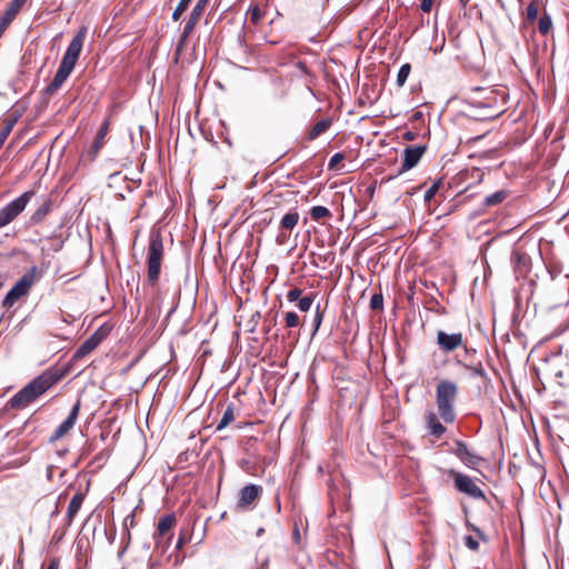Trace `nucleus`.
I'll use <instances>...</instances> for the list:
<instances>
[{
	"instance_id": "nucleus-1",
	"label": "nucleus",
	"mask_w": 569,
	"mask_h": 569,
	"mask_svg": "<svg viewBox=\"0 0 569 569\" xmlns=\"http://www.w3.org/2000/svg\"><path fill=\"white\" fill-rule=\"evenodd\" d=\"M62 378L63 372L59 369L51 368L44 370L12 396L6 407L11 410H23L28 408L54 387Z\"/></svg>"
},
{
	"instance_id": "nucleus-2",
	"label": "nucleus",
	"mask_w": 569,
	"mask_h": 569,
	"mask_svg": "<svg viewBox=\"0 0 569 569\" xmlns=\"http://www.w3.org/2000/svg\"><path fill=\"white\" fill-rule=\"evenodd\" d=\"M87 31L88 29L86 26L79 28L76 36L69 43L52 81L46 88L48 93H54L64 83V81L74 69V66L83 48Z\"/></svg>"
},
{
	"instance_id": "nucleus-3",
	"label": "nucleus",
	"mask_w": 569,
	"mask_h": 569,
	"mask_svg": "<svg viewBox=\"0 0 569 569\" xmlns=\"http://www.w3.org/2000/svg\"><path fill=\"white\" fill-rule=\"evenodd\" d=\"M458 396V386L451 380H441L436 389V403L440 418L446 423L456 419L455 403Z\"/></svg>"
},
{
	"instance_id": "nucleus-4",
	"label": "nucleus",
	"mask_w": 569,
	"mask_h": 569,
	"mask_svg": "<svg viewBox=\"0 0 569 569\" xmlns=\"http://www.w3.org/2000/svg\"><path fill=\"white\" fill-rule=\"evenodd\" d=\"M163 251L161 233L159 231H152L149 237L147 252V278L152 287H154L159 281Z\"/></svg>"
},
{
	"instance_id": "nucleus-5",
	"label": "nucleus",
	"mask_w": 569,
	"mask_h": 569,
	"mask_svg": "<svg viewBox=\"0 0 569 569\" xmlns=\"http://www.w3.org/2000/svg\"><path fill=\"white\" fill-rule=\"evenodd\" d=\"M34 190H28L20 194L18 198L7 203L0 210V229L16 220L24 211L26 207L34 197Z\"/></svg>"
},
{
	"instance_id": "nucleus-6",
	"label": "nucleus",
	"mask_w": 569,
	"mask_h": 569,
	"mask_svg": "<svg viewBox=\"0 0 569 569\" xmlns=\"http://www.w3.org/2000/svg\"><path fill=\"white\" fill-rule=\"evenodd\" d=\"M436 343L438 348L447 355L455 352L459 348H463L466 357H468L471 351L476 352L473 349L467 347V339L463 337L462 332L449 333L443 330H438Z\"/></svg>"
},
{
	"instance_id": "nucleus-7",
	"label": "nucleus",
	"mask_w": 569,
	"mask_h": 569,
	"mask_svg": "<svg viewBox=\"0 0 569 569\" xmlns=\"http://www.w3.org/2000/svg\"><path fill=\"white\" fill-rule=\"evenodd\" d=\"M34 272L36 268H32L14 283L2 300L3 308L10 309L20 298L29 292L34 281Z\"/></svg>"
},
{
	"instance_id": "nucleus-8",
	"label": "nucleus",
	"mask_w": 569,
	"mask_h": 569,
	"mask_svg": "<svg viewBox=\"0 0 569 569\" xmlns=\"http://www.w3.org/2000/svg\"><path fill=\"white\" fill-rule=\"evenodd\" d=\"M262 495V487L258 485H247L239 491V498L237 502L238 510H252L256 507L257 501Z\"/></svg>"
},
{
	"instance_id": "nucleus-9",
	"label": "nucleus",
	"mask_w": 569,
	"mask_h": 569,
	"mask_svg": "<svg viewBox=\"0 0 569 569\" xmlns=\"http://www.w3.org/2000/svg\"><path fill=\"white\" fill-rule=\"evenodd\" d=\"M455 480V487L458 491L470 496L473 499H485V492L475 483V481L461 472L451 471Z\"/></svg>"
},
{
	"instance_id": "nucleus-10",
	"label": "nucleus",
	"mask_w": 569,
	"mask_h": 569,
	"mask_svg": "<svg viewBox=\"0 0 569 569\" xmlns=\"http://www.w3.org/2000/svg\"><path fill=\"white\" fill-rule=\"evenodd\" d=\"M109 328L102 326L97 329L82 345L76 350L73 358L81 359L92 352L106 337L109 335Z\"/></svg>"
},
{
	"instance_id": "nucleus-11",
	"label": "nucleus",
	"mask_w": 569,
	"mask_h": 569,
	"mask_svg": "<svg viewBox=\"0 0 569 569\" xmlns=\"http://www.w3.org/2000/svg\"><path fill=\"white\" fill-rule=\"evenodd\" d=\"M81 407L80 399L77 400V402L71 408L67 419L62 421L52 432V435L49 438V442L53 443L64 437L76 425L79 411Z\"/></svg>"
},
{
	"instance_id": "nucleus-12",
	"label": "nucleus",
	"mask_w": 569,
	"mask_h": 569,
	"mask_svg": "<svg viewBox=\"0 0 569 569\" xmlns=\"http://www.w3.org/2000/svg\"><path fill=\"white\" fill-rule=\"evenodd\" d=\"M209 1L210 0H198L197 1L196 6L193 7V9L189 16L187 23L183 27V31H182L181 38H180V43H183L187 40V38L192 33L194 27L198 24L201 16L204 11V8L207 7Z\"/></svg>"
},
{
	"instance_id": "nucleus-13",
	"label": "nucleus",
	"mask_w": 569,
	"mask_h": 569,
	"mask_svg": "<svg viewBox=\"0 0 569 569\" xmlns=\"http://www.w3.org/2000/svg\"><path fill=\"white\" fill-rule=\"evenodd\" d=\"M426 151V146H409L402 152L400 172L408 171L416 167Z\"/></svg>"
},
{
	"instance_id": "nucleus-14",
	"label": "nucleus",
	"mask_w": 569,
	"mask_h": 569,
	"mask_svg": "<svg viewBox=\"0 0 569 569\" xmlns=\"http://www.w3.org/2000/svg\"><path fill=\"white\" fill-rule=\"evenodd\" d=\"M455 453L469 468H476L483 462V459L471 451L468 445L461 440L456 441Z\"/></svg>"
},
{
	"instance_id": "nucleus-15",
	"label": "nucleus",
	"mask_w": 569,
	"mask_h": 569,
	"mask_svg": "<svg viewBox=\"0 0 569 569\" xmlns=\"http://www.w3.org/2000/svg\"><path fill=\"white\" fill-rule=\"evenodd\" d=\"M21 116H22V110L13 109L3 119L2 126L0 128V149L2 148L3 143L8 139L9 134L11 133L13 127L19 121Z\"/></svg>"
},
{
	"instance_id": "nucleus-16",
	"label": "nucleus",
	"mask_w": 569,
	"mask_h": 569,
	"mask_svg": "<svg viewBox=\"0 0 569 569\" xmlns=\"http://www.w3.org/2000/svg\"><path fill=\"white\" fill-rule=\"evenodd\" d=\"M109 127H110V121H109V119H106L102 122L99 131L97 132V134L94 137V140L92 142V146H91V148H90V150L88 152V156L90 157L91 161H93L96 159V157L98 156L99 151L103 147L104 138H106V136L109 132Z\"/></svg>"
},
{
	"instance_id": "nucleus-17",
	"label": "nucleus",
	"mask_w": 569,
	"mask_h": 569,
	"mask_svg": "<svg viewBox=\"0 0 569 569\" xmlns=\"http://www.w3.org/2000/svg\"><path fill=\"white\" fill-rule=\"evenodd\" d=\"M53 200L51 198H47L43 202L33 211V213L29 218L30 226H37L41 223L46 217L52 211Z\"/></svg>"
},
{
	"instance_id": "nucleus-18",
	"label": "nucleus",
	"mask_w": 569,
	"mask_h": 569,
	"mask_svg": "<svg viewBox=\"0 0 569 569\" xmlns=\"http://www.w3.org/2000/svg\"><path fill=\"white\" fill-rule=\"evenodd\" d=\"M425 421L429 433L436 438H440L447 430L432 410L425 413Z\"/></svg>"
},
{
	"instance_id": "nucleus-19",
	"label": "nucleus",
	"mask_w": 569,
	"mask_h": 569,
	"mask_svg": "<svg viewBox=\"0 0 569 569\" xmlns=\"http://www.w3.org/2000/svg\"><path fill=\"white\" fill-rule=\"evenodd\" d=\"M177 522V518L173 513L166 515L159 519V523L157 527V530L154 532V539L157 541L160 540V538L166 537L171 529L174 527Z\"/></svg>"
},
{
	"instance_id": "nucleus-20",
	"label": "nucleus",
	"mask_w": 569,
	"mask_h": 569,
	"mask_svg": "<svg viewBox=\"0 0 569 569\" xmlns=\"http://www.w3.org/2000/svg\"><path fill=\"white\" fill-rule=\"evenodd\" d=\"M299 221V213L296 210H291L287 212L281 221H280V229H281V236L287 238L289 234H286L284 231H291Z\"/></svg>"
},
{
	"instance_id": "nucleus-21",
	"label": "nucleus",
	"mask_w": 569,
	"mask_h": 569,
	"mask_svg": "<svg viewBox=\"0 0 569 569\" xmlns=\"http://www.w3.org/2000/svg\"><path fill=\"white\" fill-rule=\"evenodd\" d=\"M84 500V493L77 492L71 498L68 509H67V520L69 523L72 522L73 518L77 516Z\"/></svg>"
},
{
	"instance_id": "nucleus-22",
	"label": "nucleus",
	"mask_w": 569,
	"mask_h": 569,
	"mask_svg": "<svg viewBox=\"0 0 569 569\" xmlns=\"http://www.w3.org/2000/svg\"><path fill=\"white\" fill-rule=\"evenodd\" d=\"M332 124V120L330 118L321 119L316 122L312 128L308 131L307 139L315 140L322 133H325Z\"/></svg>"
},
{
	"instance_id": "nucleus-23",
	"label": "nucleus",
	"mask_w": 569,
	"mask_h": 569,
	"mask_svg": "<svg viewBox=\"0 0 569 569\" xmlns=\"http://www.w3.org/2000/svg\"><path fill=\"white\" fill-rule=\"evenodd\" d=\"M26 2V0H11L1 17L12 22Z\"/></svg>"
},
{
	"instance_id": "nucleus-24",
	"label": "nucleus",
	"mask_w": 569,
	"mask_h": 569,
	"mask_svg": "<svg viewBox=\"0 0 569 569\" xmlns=\"http://www.w3.org/2000/svg\"><path fill=\"white\" fill-rule=\"evenodd\" d=\"M455 361H456V365L461 366L465 369H467L468 371H470L472 376H477L480 378L487 377L486 370H485L483 366L481 365V362H479L477 365L467 363L465 361V359L460 358L459 356L456 357Z\"/></svg>"
},
{
	"instance_id": "nucleus-25",
	"label": "nucleus",
	"mask_w": 569,
	"mask_h": 569,
	"mask_svg": "<svg viewBox=\"0 0 569 569\" xmlns=\"http://www.w3.org/2000/svg\"><path fill=\"white\" fill-rule=\"evenodd\" d=\"M508 196V192L506 190H498L493 192L492 194L488 196L483 200L485 207H495L500 203H502Z\"/></svg>"
},
{
	"instance_id": "nucleus-26",
	"label": "nucleus",
	"mask_w": 569,
	"mask_h": 569,
	"mask_svg": "<svg viewBox=\"0 0 569 569\" xmlns=\"http://www.w3.org/2000/svg\"><path fill=\"white\" fill-rule=\"evenodd\" d=\"M234 420V405L233 403H229L219 421V423L217 425V430L220 431L222 429H224L227 426H229L232 421Z\"/></svg>"
},
{
	"instance_id": "nucleus-27",
	"label": "nucleus",
	"mask_w": 569,
	"mask_h": 569,
	"mask_svg": "<svg viewBox=\"0 0 569 569\" xmlns=\"http://www.w3.org/2000/svg\"><path fill=\"white\" fill-rule=\"evenodd\" d=\"M552 19L548 12H543L538 22V30L542 36H547L552 30Z\"/></svg>"
},
{
	"instance_id": "nucleus-28",
	"label": "nucleus",
	"mask_w": 569,
	"mask_h": 569,
	"mask_svg": "<svg viewBox=\"0 0 569 569\" xmlns=\"http://www.w3.org/2000/svg\"><path fill=\"white\" fill-rule=\"evenodd\" d=\"M310 216L313 220H320L330 217L331 212L328 208L323 206H315L310 210Z\"/></svg>"
},
{
	"instance_id": "nucleus-29",
	"label": "nucleus",
	"mask_w": 569,
	"mask_h": 569,
	"mask_svg": "<svg viewBox=\"0 0 569 569\" xmlns=\"http://www.w3.org/2000/svg\"><path fill=\"white\" fill-rule=\"evenodd\" d=\"M248 14L250 22L257 26L262 20L264 12L256 4L249 8Z\"/></svg>"
},
{
	"instance_id": "nucleus-30",
	"label": "nucleus",
	"mask_w": 569,
	"mask_h": 569,
	"mask_svg": "<svg viewBox=\"0 0 569 569\" xmlns=\"http://www.w3.org/2000/svg\"><path fill=\"white\" fill-rule=\"evenodd\" d=\"M411 71V66L409 63H405L400 67L398 74H397V84L398 87H402Z\"/></svg>"
},
{
	"instance_id": "nucleus-31",
	"label": "nucleus",
	"mask_w": 569,
	"mask_h": 569,
	"mask_svg": "<svg viewBox=\"0 0 569 569\" xmlns=\"http://www.w3.org/2000/svg\"><path fill=\"white\" fill-rule=\"evenodd\" d=\"M538 3L536 1H531L526 9V19L528 22H533L538 17Z\"/></svg>"
},
{
	"instance_id": "nucleus-32",
	"label": "nucleus",
	"mask_w": 569,
	"mask_h": 569,
	"mask_svg": "<svg viewBox=\"0 0 569 569\" xmlns=\"http://www.w3.org/2000/svg\"><path fill=\"white\" fill-rule=\"evenodd\" d=\"M191 0H180L178 6L176 7L173 13H172V19L173 21H178L182 13L187 10V8L189 7Z\"/></svg>"
},
{
	"instance_id": "nucleus-33",
	"label": "nucleus",
	"mask_w": 569,
	"mask_h": 569,
	"mask_svg": "<svg viewBox=\"0 0 569 569\" xmlns=\"http://www.w3.org/2000/svg\"><path fill=\"white\" fill-rule=\"evenodd\" d=\"M284 322L287 328H296L300 325V319L296 312L289 311L284 315Z\"/></svg>"
},
{
	"instance_id": "nucleus-34",
	"label": "nucleus",
	"mask_w": 569,
	"mask_h": 569,
	"mask_svg": "<svg viewBox=\"0 0 569 569\" xmlns=\"http://www.w3.org/2000/svg\"><path fill=\"white\" fill-rule=\"evenodd\" d=\"M312 302H313V299L311 296L301 297L298 300V308L300 311L307 312L310 310Z\"/></svg>"
},
{
	"instance_id": "nucleus-35",
	"label": "nucleus",
	"mask_w": 569,
	"mask_h": 569,
	"mask_svg": "<svg viewBox=\"0 0 569 569\" xmlns=\"http://www.w3.org/2000/svg\"><path fill=\"white\" fill-rule=\"evenodd\" d=\"M441 183L440 179L432 183V186L425 192V201H430L435 197Z\"/></svg>"
},
{
	"instance_id": "nucleus-36",
	"label": "nucleus",
	"mask_w": 569,
	"mask_h": 569,
	"mask_svg": "<svg viewBox=\"0 0 569 569\" xmlns=\"http://www.w3.org/2000/svg\"><path fill=\"white\" fill-rule=\"evenodd\" d=\"M370 307L373 310L382 309L383 307V297L381 293H375L370 299Z\"/></svg>"
},
{
	"instance_id": "nucleus-37",
	"label": "nucleus",
	"mask_w": 569,
	"mask_h": 569,
	"mask_svg": "<svg viewBox=\"0 0 569 569\" xmlns=\"http://www.w3.org/2000/svg\"><path fill=\"white\" fill-rule=\"evenodd\" d=\"M345 159V154L342 152H337L335 153L330 160H329V163H328V168L330 170H333L337 168V166Z\"/></svg>"
},
{
	"instance_id": "nucleus-38",
	"label": "nucleus",
	"mask_w": 569,
	"mask_h": 569,
	"mask_svg": "<svg viewBox=\"0 0 569 569\" xmlns=\"http://www.w3.org/2000/svg\"><path fill=\"white\" fill-rule=\"evenodd\" d=\"M302 290L295 287L290 289L287 293V299L289 302H295L301 298Z\"/></svg>"
},
{
	"instance_id": "nucleus-39",
	"label": "nucleus",
	"mask_w": 569,
	"mask_h": 569,
	"mask_svg": "<svg viewBox=\"0 0 569 569\" xmlns=\"http://www.w3.org/2000/svg\"><path fill=\"white\" fill-rule=\"evenodd\" d=\"M465 545L470 549V550H478L479 548V542L472 537V536H467L465 538Z\"/></svg>"
},
{
	"instance_id": "nucleus-40",
	"label": "nucleus",
	"mask_w": 569,
	"mask_h": 569,
	"mask_svg": "<svg viewBox=\"0 0 569 569\" xmlns=\"http://www.w3.org/2000/svg\"><path fill=\"white\" fill-rule=\"evenodd\" d=\"M322 316L323 313L320 311V308L319 306L317 307V310H316V316H315V319H313V327H315V331H313V335L318 331V329L320 328V325H321V321H322Z\"/></svg>"
},
{
	"instance_id": "nucleus-41",
	"label": "nucleus",
	"mask_w": 569,
	"mask_h": 569,
	"mask_svg": "<svg viewBox=\"0 0 569 569\" xmlns=\"http://www.w3.org/2000/svg\"><path fill=\"white\" fill-rule=\"evenodd\" d=\"M523 258L522 254L519 253V250H513L510 256V261L516 267L519 266L520 260Z\"/></svg>"
},
{
	"instance_id": "nucleus-42",
	"label": "nucleus",
	"mask_w": 569,
	"mask_h": 569,
	"mask_svg": "<svg viewBox=\"0 0 569 569\" xmlns=\"http://www.w3.org/2000/svg\"><path fill=\"white\" fill-rule=\"evenodd\" d=\"M433 4V0H421L420 8L423 12H430Z\"/></svg>"
},
{
	"instance_id": "nucleus-43",
	"label": "nucleus",
	"mask_w": 569,
	"mask_h": 569,
	"mask_svg": "<svg viewBox=\"0 0 569 569\" xmlns=\"http://www.w3.org/2000/svg\"><path fill=\"white\" fill-rule=\"evenodd\" d=\"M11 22L3 17L0 16V37L6 31V29L9 27Z\"/></svg>"
},
{
	"instance_id": "nucleus-44",
	"label": "nucleus",
	"mask_w": 569,
	"mask_h": 569,
	"mask_svg": "<svg viewBox=\"0 0 569 569\" xmlns=\"http://www.w3.org/2000/svg\"><path fill=\"white\" fill-rule=\"evenodd\" d=\"M502 112H503V109H502V108H498V109L493 110L492 112H490L487 117H488V118H490V119H496V118H498Z\"/></svg>"
},
{
	"instance_id": "nucleus-45",
	"label": "nucleus",
	"mask_w": 569,
	"mask_h": 569,
	"mask_svg": "<svg viewBox=\"0 0 569 569\" xmlns=\"http://www.w3.org/2000/svg\"><path fill=\"white\" fill-rule=\"evenodd\" d=\"M59 560L58 559H51L47 569H59Z\"/></svg>"
},
{
	"instance_id": "nucleus-46",
	"label": "nucleus",
	"mask_w": 569,
	"mask_h": 569,
	"mask_svg": "<svg viewBox=\"0 0 569 569\" xmlns=\"http://www.w3.org/2000/svg\"><path fill=\"white\" fill-rule=\"evenodd\" d=\"M405 139L406 140H413L415 139V133L411 132V131H408L405 133Z\"/></svg>"
},
{
	"instance_id": "nucleus-47",
	"label": "nucleus",
	"mask_w": 569,
	"mask_h": 569,
	"mask_svg": "<svg viewBox=\"0 0 569 569\" xmlns=\"http://www.w3.org/2000/svg\"><path fill=\"white\" fill-rule=\"evenodd\" d=\"M183 543H184L183 537H180L176 545L177 549H180L183 546Z\"/></svg>"
},
{
	"instance_id": "nucleus-48",
	"label": "nucleus",
	"mask_w": 569,
	"mask_h": 569,
	"mask_svg": "<svg viewBox=\"0 0 569 569\" xmlns=\"http://www.w3.org/2000/svg\"><path fill=\"white\" fill-rule=\"evenodd\" d=\"M264 533V529L263 528H259L258 531H257V536L260 537Z\"/></svg>"
},
{
	"instance_id": "nucleus-49",
	"label": "nucleus",
	"mask_w": 569,
	"mask_h": 569,
	"mask_svg": "<svg viewBox=\"0 0 569 569\" xmlns=\"http://www.w3.org/2000/svg\"><path fill=\"white\" fill-rule=\"evenodd\" d=\"M298 66L300 69L306 70V64L303 62H299Z\"/></svg>"
},
{
	"instance_id": "nucleus-50",
	"label": "nucleus",
	"mask_w": 569,
	"mask_h": 569,
	"mask_svg": "<svg viewBox=\"0 0 569 569\" xmlns=\"http://www.w3.org/2000/svg\"><path fill=\"white\" fill-rule=\"evenodd\" d=\"M4 283L0 280V290L3 288Z\"/></svg>"
},
{
	"instance_id": "nucleus-51",
	"label": "nucleus",
	"mask_w": 569,
	"mask_h": 569,
	"mask_svg": "<svg viewBox=\"0 0 569 569\" xmlns=\"http://www.w3.org/2000/svg\"><path fill=\"white\" fill-rule=\"evenodd\" d=\"M244 466H247V462L242 461L241 467H244Z\"/></svg>"
},
{
	"instance_id": "nucleus-52",
	"label": "nucleus",
	"mask_w": 569,
	"mask_h": 569,
	"mask_svg": "<svg viewBox=\"0 0 569 569\" xmlns=\"http://www.w3.org/2000/svg\"><path fill=\"white\" fill-rule=\"evenodd\" d=\"M244 466H247V462L242 461L241 467H244Z\"/></svg>"
},
{
	"instance_id": "nucleus-53",
	"label": "nucleus",
	"mask_w": 569,
	"mask_h": 569,
	"mask_svg": "<svg viewBox=\"0 0 569 569\" xmlns=\"http://www.w3.org/2000/svg\"><path fill=\"white\" fill-rule=\"evenodd\" d=\"M244 466H247V462L242 461L241 467H244Z\"/></svg>"
}]
</instances>
